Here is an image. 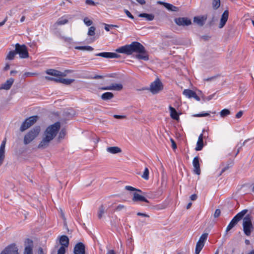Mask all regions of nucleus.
Here are the masks:
<instances>
[{
	"instance_id": "1",
	"label": "nucleus",
	"mask_w": 254,
	"mask_h": 254,
	"mask_svg": "<svg viewBox=\"0 0 254 254\" xmlns=\"http://www.w3.org/2000/svg\"><path fill=\"white\" fill-rule=\"evenodd\" d=\"M60 127L61 125L59 122L49 126L44 131V137L39 144L38 147L39 148H45L48 147L50 141L52 140L57 134Z\"/></svg>"
},
{
	"instance_id": "2",
	"label": "nucleus",
	"mask_w": 254,
	"mask_h": 254,
	"mask_svg": "<svg viewBox=\"0 0 254 254\" xmlns=\"http://www.w3.org/2000/svg\"><path fill=\"white\" fill-rule=\"evenodd\" d=\"M119 53L130 55L133 53L142 54L145 52L144 47L138 42H133L130 44L122 46L116 50Z\"/></svg>"
},
{
	"instance_id": "3",
	"label": "nucleus",
	"mask_w": 254,
	"mask_h": 254,
	"mask_svg": "<svg viewBox=\"0 0 254 254\" xmlns=\"http://www.w3.org/2000/svg\"><path fill=\"white\" fill-rule=\"evenodd\" d=\"M247 209H244L241 212L237 214L231 220L228 225L227 226L226 232H228L231 230L235 225L240 221L248 212Z\"/></svg>"
},
{
	"instance_id": "4",
	"label": "nucleus",
	"mask_w": 254,
	"mask_h": 254,
	"mask_svg": "<svg viewBox=\"0 0 254 254\" xmlns=\"http://www.w3.org/2000/svg\"><path fill=\"white\" fill-rule=\"evenodd\" d=\"M40 131L39 127H35L31 129L24 137V143L26 145L33 140L39 134Z\"/></svg>"
},
{
	"instance_id": "5",
	"label": "nucleus",
	"mask_w": 254,
	"mask_h": 254,
	"mask_svg": "<svg viewBox=\"0 0 254 254\" xmlns=\"http://www.w3.org/2000/svg\"><path fill=\"white\" fill-rule=\"evenodd\" d=\"M243 231L245 234L248 236L251 235L253 227L251 217L249 215L246 216L243 220Z\"/></svg>"
},
{
	"instance_id": "6",
	"label": "nucleus",
	"mask_w": 254,
	"mask_h": 254,
	"mask_svg": "<svg viewBox=\"0 0 254 254\" xmlns=\"http://www.w3.org/2000/svg\"><path fill=\"white\" fill-rule=\"evenodd\" d=\"M15 46L16 54H18L21 59H26L29 57L27 48L24 44L20 45L17 43Z\"/></svg>"
},
{
	"instance_id": "7",
	"label": "nucleus",
	"mask_w": 254,
	"mask_h": 254,
	"mask_svg": "<svg viewBox=\"0 0 254 254\" xmlns=\"http://www.w3.org/2000/svg\"><path fill=\"white\" fill-rule=\"evenodd\" d=\"M38 117L33 116L26 119L22 124L20 130L21 131H24L31 126H32L37 120Z\"/></svg>"
},
{
	"instance_id": "8",
	"label": "nucleus",
	"mask_w": 254,
	"mask_h": 254,
	"mask_svg": "<svg viewBox=\"0 0 254 254\" xmlns=\"http://www.w3.org/2000/svg\"><path fill=\"white\" fill-rule=\"evenodd\" d=\"M163 86L162 83L158 79H156L152 82L150 86V91L153 94L158 93L163 89Z\"/></svg>"
},
{
	"instance_id": "9",
	"label": "nucleus",
	"mask_w": 254,
	"mask_h": 254,
	"mask_svg": "<svg viewBox=\"0 0 254 254\" xmlns=\"http://www.w3.org/2000/svg\"><path fill=\"white\" fill-rule=\"evenodd\" d=\"M174 21L178 26H189L191 24V20L187 17L176 18Z\"/></svg>"
},
{
	"instance_id": "10",
	"label": "nucleus",
	"mask_w": 254,
	"mask_h": 254,
	"mask_svg": "<svg viewBox=\"0 0 254 254\" xmlns=\"http://www.w3.org/2000/svg\"><path fill=\"white\" fill-rule=\"evenodd\" d=\"M183 94L188 98H193L197 101H199L200 100V98L196 95V93L192 90L189 89H185L183 91Z\"/></svg>"
},
{
	"instance_id": "11",
	"label": "nucleus",
	"mask_w": 254,
	"mask_h": 254,
	"mask_svg": "<svg viewBox=\"0 0 254 254\" xmlns=\"http://www.w3.org/2000/svg\"><path fill=\"white\" fill-rule=\"evenodd\" d=\"M6 144V138L1 142L0 146V166L3 164L5 158V146Z\"/></svg>"
},
{
	"instance_id": "12",
	"label": "nucleus",
	"mask_w": 254,
	"mask_h": 254,
	"mask_svg": "<svg viewBox=\"0 0 254 254\" xmlns=\"http://www.w3.org/2000/svg\"><path fill=\"white\" fill-rule=\"evenodd\" d=\"M74 254H85V246L81 242L76 244L74 248Z\"/></svg>"
},
{
	"instance_id": "13",
	"label": "nucleus",
	"mask_w": 254,
	"mask_h": 254,
	"mask_svg": "<svg viewBox=\"0 0 254 254\" xmlns=\"http://www.w3.org/2000/svg\"><path fill=\"white\" fill-rule=\"evenodd\" d=\"M228 16H229V11L228 10H225L222 13L221 17V19H220V23H219V27L220 28H222L225 26V25L226 24V23L228 20Z\"/></svg>"
},
{
	"instance_id": "14",
	"label": "nucleus",
	"mask_w": 254,
	"mask_h": 254,
	"mask_svg": "<svg viewBox=\"0 0 254 254\" xmlns=\"http://www.w3.org/2000/svg\"><path fill=\"white\" fill-rule=\"evenodd\" d=\"M123 88V85L120 83H114L112 84L110 86H106L104 87H102L101 89L104 90H116V91H120Z\"/></svg>"
},
{
	"instance_id": "15",
	"label": "nucleus",
	"mask_w": 254,
	"mask_h": 254,
	"mask_svg": "<svg viewBox=\"0 0 254 254\" xmlns=\"http://www.w3.org/2000/svg\"><path fill=\"white\" fill-rule=\"evenodd\" d=\"M199 159V157L198 156H196L193 158L192 161V165L194 167L193 172L197 175H199L200 173Z\"/></svg>"
},
{
	"instance_id": "16",
	"label": "nucleus",
	"mask_w": 254,
	"mask_h": 254,
	"mask_svg": "<svg viewBox=\"0 0 254 254\" xmlns=\"http://www.w3.org/2000/svg\"><path fill=\"white\" fill-rule=\"evenodd\" d=\"M26 242L27 245L25 246L23 252V254H33V241L29 239H27Z\"/></svg>"
},
{
	"instance_id": "17",
	"label": "nucleus",
	"mask_w": 254,
	"mask_h": 254,
	"mask_svg": "<svg viewBox=\"0 0 254 254\" xmlns=\"http://www.w3.org/2000/svg\"><path fill=\"white\" fill-rule=\"evenodd\" d=\"M5 252L9 254H19L18 248L15 244H12L5 248Z\"/></svg>"
},
{
	"instance_id": "18",
	"label": "nucleus",
	"mask_w": 254,
	"mask_h": 254,
	"mask_svg": "<svg viewBox=\"0 0 254 254\" xmlns=\"http://www.w3.org/2000/svg\"><path fill=\"white\" fill-rule=\"evenodd\" d=\"M157 3L164 5V6L169 11L176 12L179 10V8L178 7H176L172 4L163 2L161 1H158Z\"/></svg>"
},
{
	"instance_id": "19",
	"label": "nucleus",
	"mask_w": 254,
	"mask_h": 254,
	"mask_svg": "<svg viewBox=\"0 0 254 254\" xmlns=\"http://www.w3.org/2000/svg\"><path fill=\"white\" fill-rule=\"evenodd\" d=\"M14 82V79L10 78L7 80L5 82L2 84L0 86V89L8 90L9 89Z\"/></svg>"
},
{
	"instance_id": "20",
	"label": "nucleus",
	"mask_w": 254,
	"mask_h": 254,
	"mask_svg": "<svg viewBox=\"0 0 254 254\" xmlns=\"http://www.w3.org/2000/svg\"><path fill=\"white\" fill-rule=\"evenodd\" d=\"M46 73L54 76H64L66 75L64 73L53 69H48L46 71Z\"/></svg>"
},
{
	"instance_id": "21",
	"label": "nucleus",
	"mask_w": 254,
	"mask_h": 254,
	"mask_svg": "<svg viewBox=\"0 0 254 254\" xmlns=\"http://www.w3.org/2000/svg\"><path fill=\"white\" fill-rule=\"evenodd\" d=\"M132 200L134 202L143 201L148 202V200L144 196L141 195L136 192H134L133 193V196Z\"/></svg>"
},
{
	"instance_id": "22",
	"label": "nucleus",
	"mask_w": 254,
	"mask_h": 254,
	"mask_svg": "<svg viewBox=\"0 0 254 254\" xmlns=\"http://www.w3.org/2000/svg\"><path fill=\"white\" fill-rule=\"evenodd\" d=\"M206 16H195L193 18V22L197 23L199 26H202L206 20Z\"/></svg>"
},
{
	"instance_id": "23",
	"label": "nucleus",
	"mask_w": 254,
	"mask_h": 254,
	"mask_svg": "<svg viewBox=\"0 0 254 254\" xmlns=\"http://www.w3.org/2000/svg\"><path fill=\"white\" fill-rule=\"evenodd\" d=\"M60 243L62 245L61 247L67 248L69 245V239L67 236L63 235L60 238Z\"/></svg>"
},
{
	"instance_id": "24",
	"label": "nucleus",
	"mask_w": 254,
	"mask_h": 254,
	"mask_svg": "<svg viewBox=\"0 0 254 254\" xmlns=\"http://www.w3.org/2000/svg\"><path fill=\"white\" fill-rule=\"evenodd\" d=\"M203 134L201 133L198 136V140L196 143V146L195 148V150L200 151L202 150L203 147Z\"/></svg>"
},
{
	"instance_id": "25",
	"label": "nucleus",
	"mask_w": 254,
	"mask_h": 254,
	"mask_svg": "<svg viewBox=\"0 0 254 254\" xmlns=\"http://www.w3.org/2000/svg\"><path fill=\"white\" fill-rule=\"evenodd\" d=\"M169 110H170L171 117L174 120H175L177 121L179 120V115L178 114L177 112L176 111V109L174 108H173L171 106H170Z\"/></svg>"
},
{
	"instance_id": "26",
	"label": "nucleus",
	"mask_w": 254,
	"mask_h": 254,
	"mask_svg": "<svg viewBox=\"0 0 254 254\" xmlns=\"http://www.w3.org/2000/svg\"><path fill=\"white\" fill-rule=\"evenodd\" d=\"M107 150L108 152L112 154H116L121 152V149L117 146L109 147L107 148Z\"/></svg>"
},
{
	"instance_id": "27",
	"label": "nucleus",
	"mask_w": 254,
	"mask_h": 254,
	"mask_svg": "<svg viewBox=\"0 0 254 254\" xmlns=\"http://www.w3.org/2000/svg\"><path fill=\"white\" fill-rule=\"evenodd\" d=\"M114 97V94L112 92H105L101 96V98L103 100H108L112 99Z\"/></svg>"
},
{
	"instance_id": "28",
	"label": "nucleus",
	"mask_w": 254,
	"mask_h": 254,
	"mask_svg": "<svg viewBox=\"0 0 254 254\" xmlns=\"http://www.w3.org/2000/svg\"><path fill=\"white\" fill-rule=\"evenodd\" d=\"M138 16L140 17H144L146 18V19L148 21H152L154 18V15L152 14H148V13H140L138 15Z\"/></svg>"
},
{
	"instance_id": "29",
	"label": "nucleus",
	"mask_w": 254,
	"mask_h": 254,
	"mask_svg": "<svg viewBox=\"0 0 254 254\" xmlns=\"http://www.w3.org/2000/svg\"><path fill=\"white\" fill-rule=\"evenodd\" d=\"M204 244L198 241L196 245L195 254H199L200 251L204 247Z\"/></svg>"
},
{
	"instance_id": "30",
	"label": "nucleus",
	"mask_w": 254,
	"mask_h": 254,
	"mask_svg": "<svg viewBox=\"0 0 254 254\" xmlns=\"http://www.w3.org/2000/svg\"><path fill=\"white\" fill-rule=\"evenodd\" d=\"M136 58L139 60H143L145 61L149 60L148 56L146 53V52L142 54L138 53V54L136 55Z\"/></svg>"
},
{
	"instance_id": "31",
	"label": "nucleus",
	"mask_w": 254,
	"mask_h": 254,
	"mask_svg": "<svg viewBox=\"0 0 254 254\" xmlns=\"http://www.w3.org/2000/svg\"><path fill=\"white\" fill-rule=\"evenodd\" d=\"M68 19L65 17V16H64L59 18L56 23L59 25H61L66 24L68 22Z\"/></svg>"
},
{
	"instance_id": "32",
	"label": "nucleus",
	"mask_w": 254,
	"mask_h": 254,
	"mask_svg": "<svg viewBox=\"0 0 254 254\" xmlns=\"http://www.w3.org/2000/svg\"><path fill=\"white\" fill-rule=\"evenodd\" d=\"M62 76H55V77H52L50 76H45V78L49 81H54L56 82H61V79Z\"/></svg>"
},
{
	"instance_id": "33",
	"label": "nucleus",
	"mask_w": 254,
	"mask_h": 254,
	"mask_svg": "<svg viewBox=\"0 0 254 254\" xmlns=\"http://www.w3.org/2000/svg\"><path fill=\"white\" fill-rule=\"evenodd\" d=\"M16 55L15 50L14 51H10L7 55L6 59L8 60H12L14 59L15 56Z\"/></svg>"
},
{
	"instance_id": "34",
	"label": "nucleus",
	"mask_w": 254,
	"mask_h": 254,
	"mask_svg": "<svg viewBox=\"0 0 254 254\" xmlns=\"http://www.w3.org/2000/svg\"><path fill=\"white\" fill-rule=\"evenodd\" d=\"M76 49L80 50H85L91 51L93 50V48L89 46H77L75 47Z\"/></svg>"
},
{
	"instance_id": "35",
	"label": "nucleus",
	"mask_w": 254,
	"mask_h": 254,
	"mask_svg": "<svg viewBox=\"0 0 254 254\" xmlns=\"http://www.w3.org/2000/svg\"><path fill=\"white\" fill-rule=\"evenodd\" d=\"M149 170L147 167H146L144 170L143 174L141 175V177L145 180H148L149 179Z\"/></svg>"
},
{
	"instance_id": "36",
	"label": "nucleus",
	"mask_w": 254,
	"mask_h": 254,
	"mask_svg": "<svg viewBox=\"0 0 254 254\" xmlns=\"http://www.w3.org/2000/svg\"><path fill=\"white\" fill-rule=\"evenodd\" d=\"M220 6V0H213L212 1V7L215 10L217 9Z\"/></svg>"
},
{
	"instance_id": "37",
	"label": "nucleus",
	"mask_w": 254,
	"mask_h": 254,
	"mask_svg": "<svg viewBox=\"0 0 254 254\" xmlns=\"http://www.w3.org/2000/svg\"><path fill=\"white\" fill-rule=\"evenodd\" d=\"M74 81V80L72 79H66L62 77L61 83L65 85H69L71 83H72Z\"/></svg>"
},
{
	"instance_id": "38",
	"label": "nucleus",
	"mask_w": 254,
	"mask_h": 254,
	"mask_svg": "<svg viewBox=\"0 0 254 254\" xmlns=\"http://www.w3.org/2000/svg\"><path fill=\"white\" fill-rule=\"evenodd\" d=\"M105 212V207L103 205H101L99 208V211L98 213V217L99 219L102 217V216Z\"/></svg>"
},
{
	"instance_id": "39",
	"label": "nucleus",
	"mask_w": 254,
	"mask_h": 254,
	"mask_svg": "<svg viewBox=\"0 0 254 254\" xmlns=\"http://www.w3.org/2000/svg\"><path fill=\"white\" fill-rule=\"evenodd\" d=\"M230 113L231 112L228 109H224L220 112V115L221 117L224 118L230 115Z\"/></svg>"
},
{
	"instance_id": "40",
	"label": "nucleus",
	"mask_w": 254,
	"mask_h": 254,
	"mask_svg": "<svg viewBox=\"0 0 254 254\" xmlns=\"http://www.w3.org/2000/svg\"><path fill=\"white\" fill-rule=\"evenodd\" d=\"M208 236V234L204 233L203 234L199 239L198 241L203 243L204 244V242L206 241Z\"/></svg>"
},
{
	"instance_id": "41",
	"label": "nucleus",
	"mask_w": 254,
	"mask_h": 254,
	"mask_svg": "<svg viewBox=\"0 0 254 254\" xmlns=\"http://www.w3.org/2000/svg\"><path fill=\"white\" fill-rule=\"evenodd\" d=\"M95 30L96 28L94 26H91L89 28L88 31V35L89 36H94L95 34Z\"/></svg>"
},
{
	"instance_id": "42",
	"label": "nucleus",
	"mask_w": 254,
	"mask_h": 254,
	"mask_svg": "<svg viewBox=\"0 0 254 254\" xmlns=\"http://www.w3.org/2000/svg\"><path fill=\"white\" fill-rule=\"evenodd\" d=\"M109 53L110 52H103L98 54H96V56L102 57L105 58H109Z\"/></svg>"
},
{
	"instance_id": "43",
	"label": "nucleus",
	"mask_w": 254,
	"mask_h": 254,
	"mask_svg": "<svg viewBox=\"0 0 254 254\" xmlns=\"http://www.w3.org/2000/svg\"><path fill=\"white\" fill-rule=\"evenodd\" d=\"M210 116L209 113H202L200 114H196L193 115L194 117H207Z\"/></svg>"
},
{
	"instance_id": "44",
	"label": "nucleus",
	"mask_w": 254,
	"mask_h": 254,
	"mask_svg": "<svg viewBox=\"0 0 254 254\" xmlns=\"http://www.w3.org/2000/svg\"><path fill=\"white\" fill-rule=\"evenodd\" d=\"M105 25V29L107 31H109L110 29L109 27L111 28H115V27H118V25H113V24H104Z\"/></svg>"
},
{
	"instance_id": "45",
	"label": "nucleus",
	"mask_w": 254,
	"mask_h": 254,
	"mask_svg": "<svg viewBox=\"0 0 254 254\" xmlns=\"http://www.w3.org/2000/svg\"><path fill=\"white\" fill-rule=\"evenodd\" d=\"M83 21L87 26L91 25L93 23L92 21L91 20L89 19L87 17L84 18Z\"/></svg>"
},
{
	"instance_id": "46",
	"label": "nucleus",
	"mask_w": 254,
	"mask_h": 254,
	"mask_svg": "<svg viewBox=\"0 0 254 254\" xmlns=\"http://www.w3.org/2000/svg\"><path fill=\"white\" fill-rule=\"evenodd\" d=\"M214 96V94H212L208 96H202V99L204 101H208L211 100Z\"/></svg>"
},
{
	"instance_id": "47",
	"label": "nucleus",
	"mask_w": 254,
	"mask_h": 254,
	"mask_svg": "<svg viewBox=\"0 0 254 254\" xmlns=\"http://www.w3.org/2000/svg\"><path fill=\"white\" fill-rule=\"evenodd\" d=\"M126 209V206L123 204L118 205L115 209V210L117 211H120L122 210L123 209Z\"/></svg>"
},
{
	"instance_id": "48",
	"label": "nucleus",
	"mask_w": 254,
	"mask_h": 254,
	"mask_svg": "<svg viewBox=\"0 0 254 254\" xmlns=\"http://www.w3.org/2000/svg\"><path fill=\"white\" fill-rule=\"evenodd\" d=\"M120 56L115 53H109V58H118Z\"/></svg>"
},
{
	"instance_id": "49",
	"label": "nucleus",
	"mask_w": 254,
	"mask_h": 254,
	"mask_svg": "<svg viewBox=\"0 0 254 254\" xmlns=\"http://www.w3.org/2000/svg\"><path fill=\"white\" fill-rule=\"evenodd\" d=\"M65 249L64 247H61L58 251L57 254H65Z\"/></svg>"
},
{
	"instance_id": "50",
	"label": "nucleus",
	"mask_w": 254,
	"mask_h": 254,
	"mask_svg": "<svg viewBox=\"0 0 254 254\" xmlns=\"http://www.w3.org/2000/svg\"><path fill=\"white\" fill-rule=\"evenodd\" d=\"M124 12L126 15L130 19H134V16L131 14V13L127 9H124Z\"/></svg>"
},
{
	"instance_id": "51",
	"label": "nucleus",
	"mask_w": 254,
	"mask_h": 254,
	"mask_svg": "<svg viewBox=\"0 0 254 254\" xmlns=\"http://www.w3.org/2000/svg\"><path fill=\"white\" fill-rule=\"evenodd\" d=\"M220 214H221L220 210L219 209H216V210L214 212V217L215 218H217L220 215Z\"/></svg>"
},
{
	"instance_id": "52",
	"label": "nucleus",
	"mask_w": 254,
	"mask_h": 254,
	"mask_svg": "<svg viewBox=\"0 0 254 254\" xmlns=\"http://www.w3.org/2000/svg\"><path fill=\"white\" fill-rule=\"evenodd\" d=\"M65 134V131L64 129H62L59 133V138H63Z\"/></svg>"
},
{
	"instance_id": "53",
	"label": "nucleus",
	"mask_w": 254,
	"mask_h": 254,
	"mask_svg": "<svg viewBox=\"0 0 254 254\" xmlns=\"http://www.w3.org/2000/svg\"><path fill=\"white\" fill-rule=\"evenodd\" d=\"M125 189L129 191H135L136 190L135 188L129 186H126L125 187Z\"/></svg>"
},
{
	"instance_id": "54",
	"label": "nucleus",
	"mask_w": 254,
	"mask_h": 254,
	"mask_svg": "<svg viewBox=\"0 0 254 254\" xmlns=\"http://www.w3.org/2000/svg\"><path fill=\"white\" fill-rule=\"evenodd\" d=\"M231 166L230 165V164H227L225 167H224L221 171V174H222L223 172H224L225 171L229 169Z\"/></svg>"
},
{
	"instance_id": "55",
	"label": "nucleus",
	"mask_w": 254,
	"mask_h": 254,
	"mask_svg": "<svg viewBox=\"0 0 254 254\" xmlns=\"http://www.w3.org/2000/svg\"><path fill=\"white\" fill-rule=\"evenodd\" d=\"M137 215L139 216H142V217H147V218L149 217V216L148 215H147V214L143 213H141V212L137 213Z\"/></svg>"
},
{
	"instance_id": "56",
	"label": "nucleus",
	"mask_w": 254,
	"mask_h": 254,
	"mask_svg": "<svg viewBox=\"0 0 254 254\" xmlns=\"http://www.w3.org/2000/svg\"><path fill=\"white\" fill-rule=\"evenodd\" d=\"M171 143H172V147L173 148V149H175L177 148V145L175 142V141L172 138H171Z\"/></svg>"
},
{
	"instance_id": "57",
	"label": "nucleus",
	"mask_w": 254,
	"mask_h": 254,
	"mask_svg": "<svg viewBox=\"0 0 254 254\" xmlns=\"http://www.w3.org/2000/svg\"><path fill=\"white\" fill-rule=\"evenodd\" d=\"M86 3L89 5H95V3L94 1L92 0H86L85 1Z\"/></svg>"
},
{
	"instance_id": "58",
	"label": "nucleus",
	"mask_w": 254,
	"mask_h": 254,
	"mask_svg": "<svg viewBox=\"0 0 254 254\" xmlns=\"http://www.w3.org/2000/svg\"><path fill=\"white\" fill-rule=\"evenodd\" d=\"M114 117L115 118L118 119H122L125 118L126 116H121V115H115L114 116Z\"/></svg>"
},
{
	"instance_id": "59",
	"label": "nucleus",
	"mask_w": 254,
	"mask_h": 254,
	"mask_svg": "<svg viewBox=\"0 0 254 254\" xmlns=\"http://www.w3.org/2000/svg\"><path fill=\"white\" fill-rule=\"evenodd\" d=\"M197 198V196L196 194H192L190 196V198L191 200L192 201H194V200H195Z\"/></svg>"
},
{
	"instance_id": "60",
	"label": "nucleus",
	"mask_w": 254,
	"mask_h": 254,
	"mask_svg": "<svg viewBox=\"0 0 254 254\" xmlns=\"http://www.w3.org/2000/svg\"><path fill=\"white\" fill-rule=\"evenodd\" d=\"M243 114V112L242 111H240L238 113H237V114L236 115V117L237 118H240L242 116Z\"/></svg>"
},
{
	"instance_id": "61",
	"label": "nucleus",
	"mask_w": 254,
	"mask_h": 254,
	"mask_svg": "<svg viewBox=\"0 0 254 254\" xmlns=\"http://www.w3.org/2000/svg\"><path fill=\"white\" fill-rule=\"evenodd\" d=\"M217 76H218V75L212 76L211 77H209V78L205 79L204 80L207 81H211V80H213L214 79L216 78Z\"/></svg>"
},
{
	"instance_id": "62",
	"label": "nucleus",
	"mask_w": 254,
	"mask_h": 254,
	"mask_svg": "<svg viewBox=\"0 0 254 254\" xmlns=\"http://www.w3.org/2000/svg\"><path fill=\"white\" fill-rule=\"evenodd\" d=\"M7 17H6L2 22H0V27L3 25L5 24V23L6 22V21H7Z\"/></svg>"
},
{
	"instance_id": "63",
	"label": "nucleus",
	"mask_w": 254,
	"mask_h": 254,
	"mask_svg": "<svg viewBox=\"0 0 254 254\" xmlns=\"http://www.w3.org/2000/svg\"><path fill=\"white\" fill-rule=\"evenodd\" d=\"M38 254H44L43 249L41 247H40L38 249Z\"/></svg>"
},
{
	"instance_id": "64",
	"label": "nucleus",
	"mask_w": 254,
	"mask_h": 254,
	"mask_svg": "<svg viewBox=\"0 0 254 254\" xmlns=\"http://www.w3.org/2000/svg\"><path fill=\"white\" fill-rule=\"evenodd\" d=\"M106 254H116L115 251L113 250H109Z\"/></svg>"
}]
</instances>
